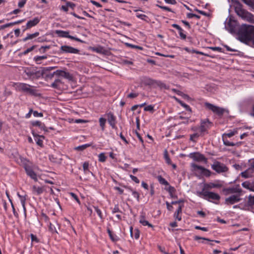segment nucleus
Here are the masks:
<instances>
[{
	"instance_id": "nucleus-46",
	"label": "nucleus",
	"mask_w": 254,
	"mask_h": 254,
	"mask_svg": "<svg viewBox=\"0 0 254 254\" xmlns=\"http://www.w3.org/2000/svg\"><path fill=\"white\" fill-rule=\"evenodd\" d=\"M94 209H95V211L96 212V213L98 215L99 217L101 219H102L103 218V216H102L101 211L97 207H94Z\"/></svg>"
},
{
	"instance_id": "nucleus-53",
	"label": "nucleus",
	"mask_w": 254,
	"mask_h": 254,
	"mask_svg": "<svg viewBox=\"0 0 254 254\" xmlns=\"http://www.w3.org/2000/svg\"><path fill=\"white\" fill-rule=\"evenodd\" d=\"M144 110L145 111H152L153 110V106L152 105L147 106L144 108Z\"/></svg>"
},
{
	"instance_id": "nucleus-59",
	"label": "nucleus",
	"mask_w": 254,
	"mask_h": 254,
	"mask_svg": "<svg viewBox=\"0 0 254 254\" xmlns=\"http://www.w3.org/2000/svg\"><path fill=\"white\" fill-rule=\"evenodd\" d=\"M136 16L142 20H145V18L147 17L145 15L143 14H139L138 13H136Z\"/></svg>"
},
{
	"instance_id": "nucleus-38",
	"label": "nucleus",
	"mask_w": 254,
	"mask_h": 254,
	"mask_svg": "<svg viewBox=\"0 0 254 254\" xmlns=\"http://www.w3.org/2000/svg\"><path fill=\"white\" fill-rule=\"evenodd\" d=\"M108 231V233L111 238V239L113 241H116L118 239L117 238V236L116 235H114L113 234H112V231L110 230V229H108L107 230Z\"/></svg>"
},
{
	"instance_id": "nucleus-62",
	"label": "nucleus",
	"mask_w": 254,
	"mask_h": 254,
	"mask_svg": "<svg viewBox=\"0 0 254 254\" xmlns=\"http://www.w3.org/2000/svg\"><path fill=\"white\" fill-rule=\"evenodd\" d=\"M210 49H212L213 51H217L220 52H222V49L220 47H210Z\"/></svg>"
},
{
	"instance_id": "nucleus-17",
	"label": "nucleus",
	"mask_w": 254,
	"mask_h": 254,
	"mask_svg": "<svg viewBox=\"0 0 254 254\" xmlns=\"http://www.w3.org/2000/svg\"><path fill=\"white\" fill-rule=\"evenodd\" d=\"M40 19L38 17H35L33 19L28 21L26 24L25 28L23 31L31 28L32 27L36 26L40 22Z\"/></svg>"
},
{
	"instance_id": "nucleus-19",
	"label": "nucleus",
	"mask_w": 254,
	"mask_h": 254,
	"mask_svg": "<svg viewBox=\"0 0 254 254\" xmlns=\"http://www.w3.org/2000/svg\"><path fill=\"white\" fill-rule=\"evenodd\" d=\"M242 186L244 188L250 190V191L254 192V183H251L249 181H246L245 182H243L242 184Z\"/></svg>"
},
{
	"instance_id": "nucleus-6",
	"label": "nucleus",
	"mask_w": 254,
	"mask_h": 254,
	"mask_svg": "<svg viewBox=\"0 0 254 254\" xmlns=\"http://www.w3.org/2000/svg\"><path fill=\"white\" fill-rule=\"evenodd\" d=\"M205 106L209 110L212 111L214 113L217 114L219 116H221L223 115L224 113L226 110L222 108L215 106L209 103H205Z\"/></svg>"
},
{
	"instance_id": "nucleus-47",
	"label": "nucleus",
	"mask_w": 254,
	"mask_h": 254,
	"mask_svg": "<svg viewBox=\"0 0 254 254\" xmlns=\"http://www.w3.org/2000/svg\"><path fill=\"white\" fill-rule=\"evenodd\" d=\"M35 46H32L31 47L27 49L26 50L24 51L23 52V55H26L29 52H31L32 51H33L34 48H35Z\"/></svg>"
},
{
	"instance_id": "nucleus-28",
	"label": "nucleus",
	"mask_w": 254,
	"mask_h": 254,
	"mask_svg": "<svg viewBox=\"0 0 254 254\" xmlns=\"http://www.w3.org/2000/svg\"><path fill=\"white\" fill-rule=\"evenodd\" d=\"M62 83L63 82L62 80L58 78L55 80L54 82L51 84V87L54 88L58 89L60 87V86Z\"/></svg>"
},
{
	"instance_id": "nucleus-48",
	"label": "nucleus",
	"mask_w": 254,
	"mask_h": 254,
	"mask_svg": "<svg viewBox=\"0 0 254 254\" xmlns=\"http://www.w3.org/2000/svg\"><path fill=\"white\" fill-rule=\"evenodd\" d=\"M87 122H88L87 120H84L82 119H76L74 120V123L76 124L86 123Z\"/></svg>"
},
{
	"instance_id": "nucleus-45",
	"label": "nucleus",
	"mask_w": 254,
	"mask_h": 254,
	"mask_svg": "<svg viewBox=\"0 0 254 254\" xmlns=\"http://www.w3.org/2000/svg\"><path fill=\"white\" fill-rule=\"evenodd\" d=\"M187 17L189 18H192L193 17H195L197 19H199L200 18V16L196 15L195 14L191 13H188Z\"/></svg>"
},
{
	"instance_id": "nucleus-10",
	"label": "nucleus",
	"mask_w": 254,
	"mask_h": 254,
	"mask_svg": "<svg viewBox=\"0 0 254 254\" xmlns=\"http://www.w3.org/2000/svg\"><path fill=\"white\" fill-rule=\"evenodd\" d=\"M189 157L197 162L206 163L207 161V158L203 154L198 152L190 153Z\"/></svg>"
},
{
	"instance_id": "nucleus-20",
	"label": "nucleus",
	"mask_w": 254,
	"mask_h": 254,
	"mask_svg": "<svg viewBox=\"0 0 254 254\" xmlns=\"http://www.w3.org/2000/svg\"><path fill=\"white\" fill-rule=\"evenodd\" d=\"M139 223L143 226H148L149 227H153L152 225L149 223L148 221L145 220L144 215L142 214L140 216Z\"/></svg>"
},
{
	"instance_id": "nucleus-40",
	"label": "nucleus",
	"mask_w": 254,
	"mask_h": 254,
	"mask_svg": "<svg viewBox=\"0 0 254 254\" xmlns=\"http://www.w3.org/2000/svg\"><path fill=\"white\" fill-rule=\"evenodd\" d=\"M98 157L100 162H104L106 161V157L103 153L99 154Z\"/></svg>"
},
{
	"instance_id": "nucleus-23",
	"label": "nucleus",
	"mask_w": 254,
	"mask_h": 254,
	"mask_svg": "<svg viewBox=\"0 0 254 254\" xmlns=\"http://www.w3.org/2000/svg\"><path fill=\"white\" fill-rule=\"evenodd\" d=\"M221 187V185L219 184H214V183H209V184H206L204 185V187L203 189L205 190H209L211 189L212 188H220Z\"/></svg>"
},
{
	"instance_id": "nucleus-34",
	"label": "nucleus",
	"mask_w": 254,
	"mask_h": 254,
	"mask_svg": "<svg viewBox=\"0 0 254 254\" xmlns=\"http://www.w3.org/2000/svg\"><path fill=\"white\" fill-rule=\"evenodd\" d=\"M47 57L46 56H37L34 57V60L38 64H41L40 61L46 59Z\"/></svg>"
},
{
	"instance_id": "nucleus-14",
	"label": "nucleus",
	"mask_w": 254,
	"mask_h": 254,
	"mask_svg": "<svg viewBox=\"0 0 254 254\" xmlns=\"http://www.w3.org/2000/svg\"><path fill=\"white\" fill-rule=\"evenodd\" d=\"M240 194L239 195H232L225 199V202L227 204H233L235 203L238 202L241 200L240 198Z\"/></svg>"
},
{
	"instance_id": "nucleus-33",
	"label": "nucleus",
	"mask_w": 254,
	"mask_h": 254,
	"mask_svg": "<svg viewBox=\"0 0 254 254\" xmlns=\"http://www.w3.org/2000/svg\"><path fill=\"white\" fill-rule=\"evenodd\" d=\"M228 191H230V193H241L242 191V190L241 189L239 188H230L227 190Z\"/></svg>"
},
{
	"instance_id": "nucleus-16",
	"label": "nucleus",
	"mask_w": 254,
	"mask_h": 254,
	"mask_svg": "<svg viewBox=\"0 0 254 254\" xmlns=\"http://www.w3.org/2000/svg\"><path fill=\"white\" fill-rule=\"evenodd\" d=\"M254 205V195H250L247 203L244 204L242 210H250V207Z\"/></svg>"
},
{
	"instance_id": "nucleus-37",
	"label": "nucleus",
	"mask_w": 254,
	"mask_h": 254,
	"mask_svg": "<svg viewBox=\"0 0 254 254\" xmlns=\"http://www.w3.org/2000/svg\"><path fill=\"white\" fill-rule=\"evenodd\" d=\"M223 141L224 145L228 146H233L235 144V143L233 142H231L229 141H228L226 138H225L224 136H223Z\"/></svg>"
},
{
	"instance_id": "nucleus-9",
	"label": "nucleus",
	"mask_w": 254,
	"mask_h": 254,
	"mask_svg": "<svg viewBox=\"0 0 254 254\" xmlns=\"http://www.w3.org/2000/svg\"><path fill=\"white\" fill-rule=\"evenodd\" d=\"M212 125V123L207 119L201 120L200 122V132L204 135L205 132H207L208 129L210 128Z\"/></svg>"
},
{
	"instance_id": "nucleus-35",
	"label": "nucleus",
	"mask_w": 254,
	"mask_h": 254,
	"mask_svg": "<svg viewBox=\"0 0 254 254\" xmlns=\"http://www.w3.org/2000/svg\"><path fill=\"white\" fill-rule=\"evenodd\" d=\"M18 196L19 197V198L20 199L21 203L23 208L24 211L25 213L26 212V208L25 206V204L26 198L20 195V194H18Z\"/></svg>"
},
{
	"instance_id": "nucleus-13",
	"label": "nucleus",
	"mask_w": 254,
	"mask_h": 254,
	"mask_svg": "<svg viewBox=\"0 0 254 254\" xmlns=\"http://www.w3.org/2000/svg\"><path fill=\"white\" fill-rule=\"evenodd\" d=\"M60 50L61 53L77 54L79 52L78 49L65 45L61 46Z\"/></svg>"
},
{
	"instance_id": "nucleus-55",
	"label": "nucleus",
	"mask_w": 254,
	"mask_h": 254,
	"mask_svg": "<svg viewBox=\"0 0 254 254\" xmlns=\"http://www.w3.org/2000/svg\"><path fill=\"white\" fill-rule=\"evenodd\" d=\"M194 228L195 229L200 230H202L203 231H208V229L206 227H201L199 226H195Z\"/></svg>"
},
{
	"instance_id": "nucleus-50",
	"label": "nucleus",
	"mask_w": 254,
	"mask_h": 254,
	"mask_svg": "<svg viewBox=\"0 0 254 254\" xmlns=\"http://www.w3.org/2000/svg\"><path fill=\"white\" fill-rule=\"evenodd\" d=\"M26 1H27V0H20L19 1L18 4V6L20 8L23 7L26 2Z\"/></svg>"
},
{
	"instance_id": "nucleus-1",
	"label": "nucleus",
	"mask_w": 254,
	"mask_h": 254,
	"mask_svg": "<svg viewBox=\"0 0 254 254\" xmlns=\"http://www.w3.org/2000/svg\"><path fill=\"white\" fill-rule=\"evenodd\" d=\"M240 41L244 43L248 44L252 41L254 44V26L243 24L242 25L240 31Z\"/></svg>"
},
{
	"instance_id": "nucleus-29",
	"label": "nucleus",
	"mask_w": 254,
	"mask_h": 254,
	"mask_svg": "<svg viewBox=\"0 0 254 254\" xmlns=\"http://www.w3.org/2000/svg\"><path fill=\"white\" fill-rule=\"evenodd\" d=\"M99 122L100 126L101 127L102 130L104 131L105 130V124L106 123V119L101 117V118H99Z\"/></svg>"
},
{
	"instance_id": "nucleus-11",
	"label": "nucleus",
	"mask_w": 254,
	"mask_h": 254,
	"mask_svg": "<svg viewBox=\"0 0 254 254\" xmlns=\"http://www.w3.org/2000/svg\"><path fill=\"white\" fill-rule=\"evenodd\" d=\"M56 33L57 34L59 37L68 38L70 39L80 42L81 43H84V41L80 40V39L70 35L69 34L68 31H62V30H56Z\"/></svg>"
},
{
	"instance_id": "nucleus-42",
	"label": "nucleus",
	"mask_w": 254,
	"mask_h": 254,
	"mask_svg": "<svg viewBox=\"0 0 254 254\" xmlns=\"http://www.w3.org/2000/svg\"><path fill=\"white\" fill-rule=\"evenodd\" d=\"M89 163L87 162H85L83 164V169L85 173L87 172H90L88 169Z\"/></svg>"
},
{
	"instance_id": "nucleus-64",
	"label": "nucleus",
	"mask_w": 254,
	"mask_h": 254,
	"mask_svg": "<svg viewBox=\"0 0 254 254\" xmlns=\"http://www.w3.org/2000/svg\"><path fill=\"white\" fill-rule=\"evenodd\" d=\"M165 160H166V162L167 164H171V159H170V158L169 157V156H168L167 154H165Z\"/></svg>"
},
{
	"instance_id": "nucleus-12",
	"label": "nucleus",
	"mask_w": 254,
	"mask_h": 254,
	"mask_svg": "<svg viewBox=\"0 0 254 254\" xmlns=\"http://www.w3.org/2000/svg\"><path fill=\"white\" fill-rule=\"evenodd\" d=\"M56 76L58 77H63L68 80H72L73 79L72 75L68 72L62 70H57L55 71Z\"/></svg>"
},
{
	"instance_id": "nucleus-58",
	"label": "nucleus",
	"mask_w": 254,
	"mask_h": 254,
	"mask_svg": "<svg viewBox=\"0 0 254 254\" xmlns=\"http://www.w3.org/2000/svg\"><path fill=\"white\" fill-rule=\"evenodd\" d=\"M137 96H138L137 93H130V94H129L127 95V97L130 98H134L136 97Z\"/></svg>"
},
{
	"instance_id": "nucleus-24",
	"label": "nucleus",
	"mask_w": 254,
	"mask_h": 254,
	"mask_svg": "<svg viewBox=\"0 0 254 254\" xmlns=\"http://www.w3.org/2000/svg\"><path fill=\"white\" fill-rule=\"evenodd\" d=\"M204 135L201 132H194L193 134L190 135V140L195 142L196 139L199 136H203Z\"/></svg>"
},
{
	"instance_id": "nucleus-25",
	"label": "nucleus",
	"mask_w": 254,
	"mask_h": 254,
	"mask_svg": "<svg viewBox=\"0 0 254 254\" xmlns=\"http://www.w3.org/2000/svg\"><path fill=\"white\" fill-rule=\"evenodd\" d=\"M59 225L57 223V222H55V225L52 223H50L49 230L53 233H58L57 229H59Z\"/></svg>"
},
{
	"instance_id": "nucleus-54",
	"label": "nucleus",
	"mask_w": 254,
	"mask_h": 254,
	"mask_svg": "<svg viewBox=\"0 0 254 254\" xmlns=\"http://www.w3.org/2000/svg\"><path fill=\"white\" fill-rule=\"evenodd\" d=\"M36 143L37 145H39L40 146L42 147L43 146V140L41 139L37 138L35 139Z\"/></svg>"
},
{
	"instance_id": "nucleus-3",
	"label": "nucleus",
	"mask_w": 254,
	"mask_h": 254,
	"mask_svg": "<svg viewBox=\"0 0 254 254\" xmlns=\"http://www.w3.org/2000/svg\"><path fill=\"white\" fill-rule=\"evenodd\" d=\"M197 194L199 196H202L204 199L208 201H210V199L219 200L220 199V196L218 194L213 192L206 191L204 190V189H203L201 191H197Z\"/></svg>"
},
{
	"instance_id": "nucleus-63",
	"label": "nucleus",
	"mask_w": 254,
	"mask_h": 254,
	"mask_svg": "<svg viewBox=\"0 0 254 254\" xmlns=\"http://www.w3.org/2000/svg\"><path fill=\"white\" fill-rule=\"evenodd\" d=\"M179 93H178V94L179 95H181L184 99H187V100H189L190 99V97L187 94L182 93V92H181L180 91H179Z\"/></svg>"
},
{
	"instance_id": "nucleus-52",
	"label": "nucleus",
	"mask_w": 254,
	"mask_h": 254,
	"mask_svg": "<svg viewBox=\"0 0 254 254\" xmlns=\"http://www.w3.org/2000/svg\"><path fill=\"white\" fill-rule=\"evenodd\" d=\"M13 26V24H12V22H10V23H7V24H5L4 25H3L1 26L0 29H4L5 28H7V27H10V26Z\"/></svg>"
},
{
	"instance_id": "nucleus-32",
	"label": "nucleus",
	"mask_w": 254,
	"mask_h": 254,
	"mask_svg": "<svg viewBox=\"0 0 254 254\" xmlns=\"http://www.w3.org/2000/svg\"><path fill=\"white\" fill-rule=\"evenodd\" d=\"M55 75L56 76V73H55L54 71V72L51 73H46V72L43 76H44L45 79L48 81L49 80L52 79Z\"/></svg>"
},
{
	"instance_id": "nucleus-41",
	"label": "nucleus",
	"mask_w": 254,
	"mask_h": 254,
	"mask_svg": "<svg viewBox=\"0 0 254 254\" xmlns=\"http://www.w3.org/2000/svg\"><path fill=\"white\" fill-rule=\"evenodd\" d=\"M236 132V131H232L230 132L223 134V136H224L225 138H226V137H231L233 136Z\"/></svg>"
},
{
	"instance_id": "nucleus-21",
	"label": "nucleus",
	"mask_w": 254,
	"mask_h": 254,
	"mask_svg": "<svg viewBox=\"0 0 254 254\" xmlns=\"http://www.w3.org/2000/svg\"><path fill=\"white\" fill-rule=\"evenodd\" d=\"M183 207V205H179L178 209L175 212L174 214V217L176 219H177L178 221H181L182 220V217L180 216V214L182 213V208Z\"/></svg>"
},
{
	"instance_id": "nucleus-26",
	"label": "nucleus",
	"mask_w": 254,
	"mask_h": 254,
	"mask_svg": "<svg viewBox=\"0 0 254 254\" xmlns=\"http://www.w3.org/2000/svg\"><path fill=\"white\" fill-rule=\"evenodd\" d=\"M39 34H40V33L39 32H36L33 34H28L27 36L25 38L23 39L22 41L23 42H25L28 40L33 39L37 37V36H38L39 35Z\"/></svg>"
},
{
	"instance_id": "nucleus-30",
	"label": "nucleus",
	"mask_w": 254,
	"mask_h": 254,
	"mask_svg": "<svg viewBox=\"0 0 254 254\" xmlns=\"http://www.w3.org/2000/svg\"><path fill=\"white\" fill-rule=\"evenodd\" d=\"M241 0L254 10V0Z\"/></svg>"
},
{
	"instance_id": "nucleus-51",
	"label": "nucleus",
	"mask_w": 254,
	"mask_h": 254,
	"mask_svg": "<svg viewBox=\"0 0 254 254\" xmlns=\"http://www.w3.org/2000/svg\"><path fill=\"white\" fill-rule=\"evenodd\" d=\"M132 195L137 198V200L138 201L139 200V194L135 190H132Z\"/></svg>"
},
{
	"instance_id": "nucleus-27",
	"label": "nucleus",
	"mask_w": 254,
	"mask_h": 254,
	"mask_svg": "<svg viewBox=\"0 0 254 254\" xmlns=\"http://www.w3.org/2000/svg\"><path fill=\"white\" fill-rule=\"evenodd\" d=\"M253 173L252 169L249 168L248 169L244 172L241 173V176L244 178H249L252 177Z\"/></svg>"
},
{
	"instance_id": "nucleus-22",
	"label": "nucleus",
	"mask_w": 254,
	"mask_h": 254,
	"mask_svg": "<svg viewBox=\"0 0 254 254\" xmlns=\"http://www.w3.org/2000/svg\"><path fill=\"white\" fill-rule=\"evenodd\" d=\"M44 191V188L43 187H37L36 186H33L32 187V192L33 193L40 195Z\"/></svg>"
},
{
	"instance_id": "nucleus-61",
	"label": "nucleus",
	"mask_w": 254,
	"mask_h": 254,
	"mask_svg": "<svg viewBox=\"0 0 254 254\" xmlns=\"http://www.w3.org/2000/svg\"><path fill=\"white\" fill-rule=\"evenodd\" d=\"M33 115L35 117H42L43 116V113H38L37 111H34Z\"/></svg>"
},
{
	"instance_id": "nucleus-44",
	"label": "nucleus",
	"mask_w": 254,
	"mask_h": 254,
	"mask_svg": "<svg viewBox=\"0 0 254 254\" xmlns=\"http://www.w3.org/2000/svg\"><path fill=\"white\" fill-rule=\"evenodd\" d=\"M33 125L34 126H38L40 128H43V127H44V124H42L41 122L39 121H36L33 123Z\"/></svg>"
},
{
	"instance_id": "nucleus-39",
	"label": "nucleus",
	"mask_w": 254,
	"mask_h": 254,
	"mask_svg": "<svg viewBox=\"0 0 254 254\" xmlns=\"http://www.w3.org/2000/svg\"><path fill=\"white\" fill-rule=\"evenodd\" d=\"M55 68V66H51V67H44L41 69L42 71H43V75L45 74L47 71H50Z\"/></svg>"
},
{
	"instance_id": "nucleus-43",
	"label": "nucleus",
	"mask_w": 254,
	"mask_h": 254,
	"mask_svg": "<svg viewBox=\"0 0 254 254\" xmlns=\"http://www.w3.org/2000/svg\"><path fill=\"white\" fill-rule=\"evenodd\" d=\"M90 146L88 144H84L81 146H77L75 148L76 150H83L86 148L87 147H89Z\"/></svg>"
},
{
	"instance_id": "nucleus-8",
	"label": "nucleus",
	"mask_w": 254,
	"mask_h": 254,
	"mask_svg": "<svg viewBox=\"0 0 254 254\" xmlns=\"http://www.w3.org/2000/svg\"><path fill=\"white\" fill-rule=\"evenodd\" d=\"M191 166L194 171H198L200 174L206 177H209L211 175L210 171L202 166H198L194 163H192Z\"/></svg>"
},
{
	"instance_id": "nucleus-4",
	"label": "nucleus",
	"mask_w": 254,
	"mask_h": 254,
	"mask_svg": "<svg viewBox=\"0 0 254 254\" xmlns=\"http://www.w3.org/2000/svg\"><path fill=\"white\" fill-rule=\"evenodd\" d=\"M24 72L32 80L37 79L43 75V71L34 68H27L24 70Z\"/></svg>"
},
{
	"instance_id": "nucleus-49",
	"label": "nucleus",
	"mask_w": 254,
	"mask_h": 254,
	"mask_svg": "<svg viewBox=\"0 0 254 254\" xmlns=\"http://www.w3.org/2000/svg\"><path fill=\"white\" fill-rule=\"evenodd\" d=\"M126 45L128 47H131L132 48H136V49H138L139 50H142V48L141 47H140L138 46H136V45H132V44H128V43H126Z\"/></svg>"
},
{
	"instance_id": "nucleus-31",
	"label": "nucleus",
	"mask_w": 254,
	"mask_h": 254,
	"mask_svg": "<svg viewBox=\"0 0 254 254\" xmlns=\"http://www.w3.org/2000/svg\"><path fill=\"white\" fill-rule=\"evenodd\" d=\"M92 51L96 52L97 53L102 54L104 53L105 51L103 47L101 46H99L97 47H93L92 48Z\"/></svg>"
},
{
	"instance_id": "nucleus-5",
	"label": "nucleus",
	"mask_w": 254,
	"mask_h": 254,
	"mask_svg": "<svg viewBox=\"0 0 254 254\" xmlns=\"http://www.w3.org/2000/svg\"><path fill=\"white\" fill-rule=\"evenodd\" d=\"M236 12L237 14L242 19L249 22H253L254 20V16L250 12L241 8H237Z\"/></svg>"
},
{
	"instance_id": "nucleus-7",
	"label": "nucleus",
	"mask_w": 254,
	"mask_h": 254,
	"mask_svg": "<svg viewBox=\"0 0 254 254\" xmlns=\"http://www.w3.org/2000/svg\"><path fill=\"white\" fill-rule=\"evenodd\" d=\"M211 168L218 173L226 172L228 170L226 166L218 161H215L211 165Z\"/></svg>"
},
{
	"instance_id": "nucleus-60",
	"label": "nucleus",
	"mask_w": 254,
	"mask_h": 254,
	"mask_svg": "<svg viewBox=\"0 0 254 254\" xmlns=\"http://www.w3.org/2000/svg\"><path fill=\"white\" fill-rule=\"evenodd\" d=\"M30 236H31L32 242H34V241L36 242H38V239L37 238V237L35 235L31 234L30 235Z\"/></svg>"
},
{
	"instance_id": "nucleus-18",
	"label": "nucleus",
	"mask_w": 254,
	"mask_h": 254,
	"mask_svg": "<svg viewBox=\"0 0 254 254\" xmlns=\"http://www.w3.org/2000/svg\"><path fill=\"white\" fill-rule=\"evenodd\" d=\"M24 168L27 175L34 180L37 181V175L29 166L25 165Z\"/></svg>"
},
{
	"instance_id": "nucleus-2",
	"label": "nucleus",
	"mask_w": 254,
	"mask_h": 254,
	"mask_svg": "<svg viewBox=\"0 0 254 254\" xmlns=\"http://www.w3.org/2000/svg\"><path fill=\"white\" fill-rule=\"evenodd\" d=\"M13 86L16 90L25 93L31 96L38 97L41 95L36 87L25 83H15Z\"/></svg>"
},
{
	"instance_id": "nucleus-36",
	"label": "nucleus",
	"mask_w": 254,
	"mask_h": 254,
	"mask_svg": "<svg viewBox=\"0 0 254 254\" xmlns=\"http://www.w3.org/2000/svg\"><path fill=\"white\" fill-rule=\"evenodd\" d=\"M158 180L161 184L167 186L169 185L168 182L161 176H158Z\"/></svg>"
},
{
	"instance_id": "nucleus-15",
	"label": "nucleus",
	"mask_w": 254,
	"mask_h": 254,
	"mask_svg": "<svg viewBox=\"0 0 254 254\" xmlns=\"http://www.w3.org/2000/svg\"><path fill=\"white\" fill-rule=\"evenodd\" d=\"M106 116L107 118L108 122L110 125L113 128H115L116 127V121L115 116L111 112L107 113Z\"/></svg>"
},
{
	"instance_id": "nucleus-57",
	"label": "nucleus",
	"mask_w": 254,
	"mask_h": 254,
	"mask_svg": "<svg viewBox=\"0 0 254 254\" xmlns=\"http://www.w3.org/2000/svg\"><path fill=\"white\" fill-rule=\"evenodd\" d=\"M130 177L131 179V180L135 182L136 183L138 184L139 183V180L137 179V178L136 177L130 175Z\"/></svg>"
},
{
	"instance_id": "nucleus-56",
	"label": "nucleus",
	"mask_w": 254,
	"mask_h": 254,
	"mask_svg": "<svg viewBox=\"0 0 254 254\" xmlns=\"http://www.w3.org/2000/svg\"><path fill=\"white\" fill-rule=\"evenodd\" d=\"M191 129L194 132H199L200 131V127L194 126L191 128Z\"/></svg>"
}]
</instances>
